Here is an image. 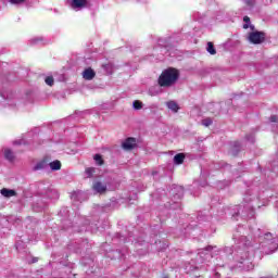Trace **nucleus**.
Here are the masks:
<instances>
[{
    "mask_svg": "<svg viewBox=\"0 0 278 278\" xmlns=\"http://www.w3.org/2000/svg\"><path fill=\"white\" fill-rule=\"evenodd\" d=\"M132 106L135 110H142V102L139 100H135Z\"/></svg>",
    "mask_w": 278,
    "mask_h": 278,
    "instance_id": "nucleus-16",
    "label": "nucleus"
},
{
    "mask_svg": "<svg viewBox=\"0 0 278 278\" xmlns=\"http://www.w3.org/2000/svg\"><path fill=\"white\" fill-rule=\"evenodd\" d=\"M137 147L138 142L134 137L126 138L125 141L122 143V149H124V151H134V149H136Z\"/></svg>",
    "mask_w": 278,
    "mask_h": 278,
    "instance_id": "nucleus-3",
    "label": "nucleus"
},
{
    "mask_svg": "<svg viewBox=\"0 0 278 278\" xmlns=\"http://www.w3.org/2000/svg\"><path fill=\"white\" fill-rule=\"evenodd\" d=\"M14 144H21V141H14Z\"/></svg>",
    "mask_w": 278,
    "mask_h": 278,
    "instance_id": "nucleus-25",
    "label": "nucleus"
},
{
    "mask_svg": "<svg viewBox=\"0 0 278 278\" xmlns=\"http://www.w3.org/2000/svg\"><path fill=\"white\" fill-rule=\"evenodd\" d=\"M177 79H179V71L175 67H169L161 73L157 81L161 88H170V86L177 84Z\"/></svg>",
    "mask_w": 278,
    "mask_h": 278,
    "instance_id": "nucleus-1",
    "label": "nucleus"
},
{
    "mask_svg": "<svg viewBox=\"0 0 278 278\" xmlns=\"http://www.w3.org/2000/svg\"><path fill=\"white\" fill-rule=\"evenodd\" d=\"M88 5V0H72V8L74 10L86 8Z\"/></svg>",
    "mask_w": 278,
    "mask_h": 278,
    "instance_id": "nucleus-5",
    "label": "nucleus"
},
{
    "mask_svg": "<svg viewBox=\"0 0 278 278\" xmlns=\"http://www.w3.org/2000/svg\"><path fill=\"white\" fill-rule=\"evenodd\" d=\"M244 3L249 10H253L255 7V0H244Z\"/></svg>",
    "mask_w": 278,
    "mask_h": 278,
    "instance_id": "nucleus-15",
    "label": "nucleus"
},
{
    "mask_svg": "<svg viewBox=\"0 0 278 278\" xmlns=\"http://www.w3.org/2000/svg\"><path fill=\"white\" fill-rule=\"evenodd\" d=\"M45 168H47V161L42 160L36 164V166L34 167V170H42Z\"/></svg>",
    "mask_w": 278,
    "mask_h": 278,
    "instance_id": "nucleus-12",
    "label": "nucleus"
},
{
    "mask_svg": "<svg viewBox=\"0 0 278 278\" xmlns=\"http://www.w3.org/2000/svg\"><path fill=\"white\" fill-rule=\"evenodd\" d=\"M167 108L172 110V112H179V105L176 104L175 101L167 102Z\"/></svg>",
    "mask_w": 278,
    "mask_h": 278,
    "instance_id": "nucleus-10",
    "label": "nucleus"
},
{
    "mask_svg": "<svg viewBox=\"0 0 278 278\" xmlns=\"http://www.w3.org/2000/svg\"><path fill=\"white\" fill-rule=\"evenodd\" d=\"M270 122L271 123H277V115H271L270 116Z\"/></svg>",
    "mask_w": 278,
    "mask_h": 278,
    "instance_id": "nucleus-21",
    "label": "nucleus"
},
{
    "mask_svg": "<svg viewBox=\"0 0 278 278\" xmlns=\"http://www.w3.org/2000/svg\"><path fill=\"white\" fill-rule=\"evenodd\" d=\"M13 5H21V3H25L27 0H9Z\"/></svg>",
    "mask_w": 278,
    "mask_h": 278,
    "instance_id": "nucleus-20",
    "label": "nucleus"
},
{
    "mask_svg": "<svg viewBox=\"0 0 278 278\" xmlns=\"http://www.w3.org/2000/svg\"><path fill=\"white\" fill-rule=\"evenodd\" d=\"M243 21H244V23H251V17L244 16V17H243Z\"/></svg>",
    "mask_w": 278,
    "mask_h": 278,
    "instance_id": "nucleus-22",
    "label": "nucleus"
},
{
    "mask_svg": "<svg viewBox=\"0 0 278 278\" xmlns=\"http://www.w3.org/2000/svg\"><path fill=\"white\" fill-rule=\"evenodd\" d=\"M250 29H252V31L255 30V26L254 25H250Z\"/></svg>",
    "mask_w": 278,
    "mask_h": 278,
    "instance_id": "nucleus-24",
    "label": "nucleus"
},
{
    "mask_svg": "<svg viewBox=\"0 0 278 278\" xmlns=\"http://www.w3.org/2000/svg\"><path fill=\"white\" fill-rule=\"evenodd\" d=\"M243 29H249V24H244Z\"/></svg>",
    "mask_w": 278,
    "mask_h": 278,
    "instance_id": "nucleus-23",
    "label": "nucleus"
},
{
    "mask_svg": "<svg viewBox=\"0 0 278 278\" xmlns=\"http://www.w3.org/2000/svg\"><path fill=\"white\" fill-rule=\"evenodd\" d=\"M93 190H96V192H99L100 194H103V192L108 190V187L101 181H97L93 184Z\"/></svg>",
    "mask_w": 278,
    "mask_h": 278,
    "instance_id": "nucleus-7",
    "label": "nucleus"
},
{
    "mask_svg": "<svg viewBox=\"0 0 278 278\" xmlns=\"http://www.w3.org/2000/svg\"><path fill=\"white\" fill-rule=\"evenodd\" d=\"M51 170H60L62 168V163L60 161H53L50 163Z\"/></svg>",
    "mask_w": 278,
    "mask_h": 278,
    "instance_id": "nucleus-11",
    "label": "nucleus"
},
{
    "mask_svg": "<svg viewBox=\"0 0 278 278\" xmlns=\"http://www.w3.org/2000/svg\"><path fill=\"white\" fill-rule=\"evenodd\" d=\"M87 177H92V175H94V167H88L86 170H85Z\"/></svg>",
    "mask_w": 278,
    "mask_h": 278,
    "instance_id": "nucleus-18",
    "label": "nucleus"
},
{
    "mask_svg": "<svg viewBox=\"0 0 278 278\" xmlns=\"http://www.w3.org/2000/svg\"><path fill=\"white\" fill-rule=\"evenodd\" d=\"M0 194H2V197H5V199H10L12 197H16L17 193L14 189L2 188L0 190Z\"/></svg>",
    "mask_w": 278,
    "mask_h": 278,
    "instance_id": "nucleus-4",
    "label": "nucleus"
},
{
    "mask_svg": "<svg viewBox=\"0 0 278 278\" xmlns=\"http://www.w3.org/2000/svg\"><path fill=\"white\" fill-rule=\"evenodd\" d=\"M184 160H186V154L184 153H178L174 156V163L175 164H184Z\"/></svg>",
    "mask_w": 278,
    "mask_h": 278,
    "instance_id": "nucleus-8",
    "label": "nucleus"
},
{
    "mask_svg": "<svg viewBox=\"0 0 278 278\" xmlns=\"http://www.w3.org/2000/svg\"><path fill=\"white\" fill-rule=\"evenodd\" d=\"M93 159L97 162L98 166H103V164H105V161H103V156L101 154H96Z\"/></svg>",
    "mask_w": 278,
    "mask_h": 278,
    "instance_id": "nucleus-14",
    "label": "nucleus"
},
{
    "mask_svg": "<svg viewBox=\"0 0 278 278\" xmlns=\"http://www.w3.org/2000/svg\"><path fill=\"white\" fill-rule=\"evenodd\" d=\"M45 81H46L47 86H53V84H54L52 76L46 77Z\"/></svg>",
    "mask_w": 278,
    "mask_h": 278,
    "instance_id": "nucleus-19",
    "label": "nucleus"
},
{
    "mask_svg": "<svg viewBox=\"0 0 278 278\" xmlns=\"http://www.w3.org/2000/svg\"><path fill=\"white\" fill-rule=\"evenodd\" d=\"M96 75H97V73H94L93 70L90 67L85 70L83 73L84 79H87L88 81L94 79Z\"/></svg>",
    "mask_w": 278,
    "mask_h": 278,
    "instance_id": "nucleus-6",
    "label": "nucleus"
},
{
    "mask_svg": "<svg viewBox=\"0 0 278 278\" xmlns=\"http://www.w3.org/2000/svg\"><path fill=\"white\" fill-rule=\"evenodd\" d=\"M206 51H208L211 55H216V49L214 48V43L212 41L207 42Z\"/></svg>",
    "mask_w": 278,
    "mask_h": 278,
    "instance_id": "nucleus-13",
    "label": "nucleus"
},
{
    "mask_svg": "<svg viewBox=\"0 0 278 278\" xmlns=\"http://www.w3.org/2000/svg\"><path fill=\"white\" fill-rule=\"evenodd\" d=\"M4 157H5V160H8L9 162H14V159H15L14 152H12V150H10V149H5V150H4Z\"/></svg>",
    "mask_w": 278,
    "mask_h": 278,
    "instance_id": "nucleus-9",
    "label": "nucleus"
},
{
    "mask_svg": "<svg viewBox=\"0 0 278 278\" xmlns=\"http://www.w3.org/2000/svg\"><path fill=\"white\" fill-rule=\"evenodd\" d=\"M248 40L252 45H262L266 40V33L260 30L251 31L248 35Z\"/></svg>",
    "mask_w": 278,
    "mask_h": 278,
    "instance_id": "nucleus-2",
    "label": "nucleus"
},
{
    "mask_svg": "<svg viewBox=\"0 0 278 278\" xmlns=\"http://www.w3.org/2000/svg\"><path fill=\"white\" fill-rule=\"evenodd\" d=\"M212 118H210V117H207V118H204L203 121H202V125L204 126V127H210V125H212Z\"/></svg>",
    "mask_w": 278,
    "mask_h": 278,
    "instance_id": "nucleus-17",
    "label": "nucleus"
}]
</instances>
